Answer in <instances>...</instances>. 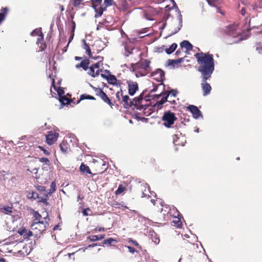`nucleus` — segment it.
<instances>
[{
  "mask_svg": "<svg viewBox=\"0 0 262 262\" xmlns=\"http://www.w3.org/2000/svg\"><path fill=\"white\" fill-rule=\"evenodd\" d=\"M101 76L104 79H105L106 80V78H107L108 74L105 73V74L102 73L100 74Z\"/></svg>",
  "mask_w": 262,
  "mask_h": 262,
  "instance_id": "obj_64",
  "label": "nucleus"
},
{
  "mask_svg": "<svg viewBox=\"0 0 262 262\" xmlns=\"http://www.w3.org/2000/svg\"><path fill=\"white\" fill-rule=\"evenodd\" d=\"M34 216L35 219H38L39 220L41 217V215L37 211L34 212Z\"/></svg>",
  "mask_w": 262,
  "mask_h": 262,
  "instance_id": "obj_56",
  "label": "nucleus"
},
{
  "mask_svg": "<svg viewBox=\"0 0 262 262\" xmlns=\"http://www.w3.org/2000/svg\"><path fill=\"white\" fill-rule=\"evenodd\" d=\"M27 232V230L25 228L22 229L18 231V233H19V234L20 235H23V236H26V233Z\"/></svg>",
  "mask_w": 262,
  "mask_h": 262,
  "instance_id": "obj_53",
  "label": "nucleus"
},
{
  "mask_svg": "<svg viewBox=\"0 0 262 262\" xmlns=\"http://www.w3.org/2000/svg\"><path fill=\"white\" fill-rule=\"evenodd\" d=\"M178 13H179L178 19H179V26L178 27L177 29L175 30L173 32H172L171 33L170 35H173L176 34L177 33H178L182 27V22H183L182 15H181V12L179 10H178Z\"/></svg>",
  "mask_w": 262,
  "mask_h": 262,
  "instance_id": "obj_23",
  "label": "nucleus"
},
{
  "mask_svg": "<svg viewBox=\"0 0 262 262\" xmlns=\"http://www.w3.org/2000/svg\"><path fill=\"white\" fill-rule=\"evenodd\" d=\"M104 4L106 6H111L112 5V0H104Z\"/></svg>",
  "mask_w": 262,
  "mask_h": 262,
  "instance_id": "obj_60",
  "label": "nucleus"
},
{
  "mask_svg": "<svg viewBox=\"0 0 262 262\" xmlns=\"http://www.w3.org/2000/svg\"><path fill=\"white\" fill-rule=\"evenodd\" d=\"M95 92L96 93V95H97L99 97L101 95V93H104L103 90L99 88H95Z\"/></svg>",
  "mask_w": 262,
  "mask_h": 262,
  "instance_id": "obj_52",
  "label": "nucleus"
},
{
  "mask_svg": "<svg viewBox=\"0 0 262 262\" xmlns=\"http://www.w3.org/2000/svg\"><path fill=\"white\" fill-rule=\"evenodd\" d=\"M128 84V94L130 96H133L135 94L136 92L138 90V85L136 82H133L131 80L127 81Z\"/></svg>",
  "mask_w": 262,
  "mask_h": 262,
  "instance_id": "obj_13",
  "label": "nucleus"
},
{
  "mask_svg": "<svg viewBox=\"0 0 262 262\" xmlns=\"http://www.w3.org/2000/svg\"><path fill=\"white\" fill-rule=\"evenodd\" d=\"M149 236L152 241L156 244L157 245L160 242L159 237L157 236V234L154 231H150L149 233Z\"/></svg>",
  "mask_w": 262,
  "mask_h": 262,
  "instance_id": "obj_30",
  "label": "nucleus"
},
{
  "mask_svg": "<svg viewBox=\"0 0 262 262\" xmlns=\"http://www.w3.org/2000/svg\"><path fill=\"white\" fill-rule=\"evenodd\" d=\"M93 8L95 11V17L98 18L101 16L103 11L106 9L105 7H102L101 6L94 5L93 6Z\"/></svg>",
  "mask_w": 262,
  "mask_h": 262,
  "instance_id": "obj_19",
  "label": "nucleus"
},
{
  "mask_svg": "<svg viewBox=\"0 0 262 262\" xmlns=\"http://www.w3.org/2000/svg\"><path fill=\"white\" fill-rule=\"evenodd\" d=\"M173 217L174 218V220L172 221L174 226L179 228H181L182 226V222L180 219L179 216Z\"/></svg>",
  "mask_w": 262,
  "mask_h": 262,
  "instance_id": "obj_37",
  "label": "nucleus"
},
{
  "mask_svg": "<svg viewBox=\"0 0 262 262\" xmlns=\"http://www.w3.org/2000/svg\"><path fill=\"white\" fill-rule=\"evenodd\" d=\"M43 41V34H41L40 35L38 36L37 40L36 41V43L39 45V43L41 44L42 42Z\"/></svg>",
  "mask_w": 262,
  "mask_h": 262,
  "instance_id": "obj_49",
  "label": "nucleus"
},
{
  "mask_svg": "<svg viewBox=\"0 0 262 262\" xmlns=\"http://www.w3.org/2000/svg\"><path fill=\"white\" fill-rule=\"evenodd\" d=\"M125 247L127 248L128 249V251L132 254H134L135 252H137L134 247L129 246H125Z\"/></svg>",
  "mask_w": 262,
  "mask_h": 262,
  "instance_id": "obj_50",
  "label": "nucleus"
},
{
  "mask_svg": "<svg viewBox=\"0 0 262 262\" xmlns=\"http://www.w3.org/2000/svg\"><path fill=\"white\" fill-rule=\"evenodd\" d=\"M124 190V187L122 185H120L119 186L118 189L115 191V193H116V194H119L121 193L122 192H123Z\"/></svg>",
  "mask_w": 262,
  "mask_h": 262,
  "instance_id": "obj_44",
  "label": "nucleus"
},
{
  "mask_svg": "<svg viewBox=\"0 0 262 262\" xmlns=\"http://www.w3.org/2000/svg\"><path fill=\"white\" fill-rule=\"evenodd\" d=\"M47 75L48 77L50 78L52 81V86L51 88V92L52 93V96H53V93L55 95H57L58 98L60 97L61 96H64V92L62 88L60 87H56L55 85V81H54V77L55 75L53 74V73H50V71H47Z\"/></svg>",
  "mask_w": 262,
  "mask_h": 262,
  "instance_id": "obj_5",
  "label": "nucleus"
},
{
  "mask_svg": "<svg viewBox=\"0 0 262 262\" xmlns=\"http://www.w3.org/2000/svg\"><path fill=\"white\" fill-rule=\"evenodd\" d=\"M88 210H90V209L89 208H86V209H84L83 211H82V213L83 214V215L84 216H87L88 215Z\"/></svg>",
  "mask_w": 262,
  "mask_h": 262,
  "instance_id": "obj_62",
  "label": "nucleus"
},
{
  "mask_svg": "<svg viewBox=\"0 0 262 262\" xmlns=\"http://www.w3.org/2000/svg\"><path fill=\"white\" fill-rule=\"evenodd\" d=\"M156 75H158L159 76V77H158V78L159 79V81L162 80L163 78L164 77V72L160 69L157 70V71L156 73Z\"/></svg>",
  "mask_w": 262,
  "mask_h": 262,
  "instance_id": "obj_40",
  "label": "nucleus"
},
{
  "mask_svg": "<svg viewBox=\"0 0 262 262\" xmlns=\"http://www.w3.org/2000/svg\"><path fill=\"white\" fill-rule=\"evenodd\" d=\"M81 2V0H74L73 2V6L74 7H78Z\"/></svg>",
  "mask_w": 262,
  "mask_h": 262,
  "instance_id": "obj_57",
  "label": "nucleus"
},
{
  "mask_svg": "<svg viewBox=\"0 0 262 262\" xmlns=\"http://www.w3.org/2000/svg\"><path fill=\"white\" fill-rule=\"evenodd\" d=\"M80 170L83 173L88 174L92 173L89 167L83 163H82L80 166Z\"/></svg>",
  "mask_w": 262,
  "mask_h": 262,
  "instance_id": "obj_32",
  "label": "nucleus"
},
{
  "mask_svg": "<svg viewBox=\"0 0 262 262\" xmlns=\"http://www.w3.org/2000/svg\"><path fill=\"white\" fill-rule=\"evenodd\" d=\"M39 161L40 162L45 163L46 165L49 166L50 164V162L49 160L47 158L42 157L39 159Z\"/></svg>",
  "mask_w": 262,
  "mask_h": 262,
  "instance_id": "obj_43",
  "label": "nucleus"
},
{
  "mask_svg": "<svg viewBox=\"0 0 262 262\" xmlns=\"http://www.w3.org/2000/svg\"><path fill=\"white\" fill-rule=\"evenodd\" d=\"M177 45L176 43H172L168 48L165 50V52L167 54H170L172 53L177 49Z\"/></svg>",
  "mask_w": 262,
  "mask_h": 262,
  "instance_id": "obj_35",
  "label": "nucleus"
},
{
  "mask_svg": "<svg viewBox=\"0 0 262 262\" xmlns=\"http://www.w3.org/2000/svg\"><path fill=\"white\" fill-rule=\"evenodd\" d=\"M45 221H41L38 219H35L31 225L32 229H34V227L38 225V227L40 228V230H44L46 228L47 225L48 224V221L49 220V218L48 217V214L47 213V216L44 217Z\"/></svg>",
  "mask_w": 262,
  "mask_h": 262,
  "instance_id": "obj_8",
  "label": "nucleus"
},
{
  "mask_svg": "<svg viewBox=\"0 0 262 262\" xmlns=\"http://www.w3.org/2000/svg\"><path fill=\"white\" fill-rule=\"evenodd\" d=\"M104 234L91 235L87 237V240L90 242L101 240L105 237Z\"/></svg>",
  "mask_w": 262,
  "mask_h": 262,
  "instance_id": "obj_20",
  "label": "nucleus"
},
{
  "mask_svg": "<svg viewBox=\"0 0 262 262\" xmlns=\"http://www.w3.org/2000/svg\"><path fill=\"white\" fill-rule=\"evenodd\" d=\"M177 119L174 113L170 111L164 112L162 117L163 125L167 128L171 127Z\"/></svg>",
  "mask_w": 262,
  "mask_h": 262,
  "instance_id": "obj_4",
  "label": "nucleus"
},
{
  "mask_svg": "<svg viewBox=\"0 0 262 262\" xmlns=\"http://www.w3.org/2000/svg\"><path fill=\"white\" fill-rule=\"evenodd\" d=\"M3 209L7 213H11L12 211V208L9 206L4 207Z\"/></svg>",
  "mask_w": 262,
  "mask_h": 262,
  "instance_id": "obj_54",
  "label": "nucleus"
},
{
  "mask_svg": "<svg viewBox=\"0 0 262 262\" xmlns=\"http://www.w3.org/2000/svg\"><path fill=\"white\" fill-rule=\"evenodd\" d=\"M102 61V60H99V62H98L92 66L94 68V69H95L96 70H100L99 68H100V64L102 65V63H101Z\"/></svg>",
  "mask_w": 262,
  "mask_h": 262,
  "instance_id": "obj_48",
  "label": "nucleus"
},
{
  "mask_svg": "<svg viewBox=\"0 0 262 262\" xmlns=\"http://www.w3.org/2000/svg\"><path fill=\"white\" fill-rule=\"evenodd\" d=\"M211 76H201V88L203 92V95L206 96L208 95L211 92V86L209 83L207 82Z\"/></svg>",
  "mask_w": 262,
  "mask_h": 262,
  "instance_id": "obj_6",
  "label": "nucleus"
},
{
  "mask_svg": "<svg viewBox=\"0 0 262 262\" xmlns=\"http://www.w3.org/2000/svg\"><path fill=\"white\" fill-rule=\"evenodd\" d=\"M9 9L7 7L2 8L0 10V24L3 21L8 14Z\"/></svg>",
  "mask_w": 262,
  "mask_h": 262,
  "instance_id": "obj_22",
  "label": "nucleus"
},
{
  "mask_svg": "<svg viewBox=\"0 0 262 262\" xmlns=\"http://www.w3.org/2000/svg\"><path fill=\"white\" fill-rule=\"evenodd\" d=\"M41 34H42V32L41 31V30L40 29H36L35 30H34L31 33V35L32 36H39V35H40Z\"/></svg>",
  "mask_w": 262,
  "mask_h": 262,
  "instance_id": "obj_41",
  "label": "nucleus"
},
{
  "mask_svg": "<svg viewBox=\"0 0 262 262\" xmlns=\"http://www.w3.org/2000/svg\"><path fill=\"white\" fill-rule=\"evenodd\" d=\"M58 99L63 105L69 104L70 103V100L65 95L58 98Z\"/></svg>",
  "mask_w": 262,
  "mask_h": 262,
  "instance_id": "obj_33",
  "label": "nucleus"
},
{
  "mask_svg": "<svg viewBox=\"0 0 262 262\" xmlns=\"http://www.w3.org/2000/svg\"><path fill=\"white\" fill-rule=\"evenodd\" d=\"M101 95L99 96V97L105 103L108 104L112 108L113 107V106L114 104L110 100V98L108 97L107 95L104 92V93H101Z\"/></svg>",
  "mask_w": 262,
  "mask_h": 262,
  "instance_id": "obj_26",
  "label": "nucleus"
},
{
  "mask_svg": "<svg viewBox=\"0 0 262 262\" xmlns=\"http://www.w3.org/2000/svg\"><path fill=\"white\" fill-rule=\"evenodd\" d=\"M122 98L123 106L126 108H129L130 106V101L129 102L128 96L122 95Z\"/></svg>",
  "mask_w": 262,
  "mask_h": 262,
  "instance_id": "obj_29",
  "label": "nucleus"
},
{
  "mask_svg": "<svg viewBox=\"0 0 262 262\" xmlns=\"http://www.w3.org/2000/svg\"><path fill=\"white\" fill-rule=\"evenodd\" d=\"M36 189L40 192H43L46 191V187L43 186L41 185H37L35 186Z\"/></svg>",
  "mask_w": 262,
  "mask_h": 262,
  "instance_id": "obj_47",
  "label": "nucleus"
},
{
  "mask_svg": "<svg viewBox=\"0 0 262 262\" xmlns=\"http://www.w3.org/2000/svg\"><path fill=\"white\" fill-rule=\"evenodd\" d=\"M95 70L96 69H94L92 66H91L90 67L88 74L93 77H96L98 76L99 75L100 71H102V70H96V71Z\"/></svg>",
  "mask_w": 262,
  "mask_h": 262,
  "instance_id": "obj_27",
  "label": "nucleus"
},
{
  "mask_svg": "<svg viewBox=\"0 0 262 262\" xmlns=\"http://www.w3.org/2000/svg\"><path fill=\"white\" fill-rule=\"evenodd\" d=\"M173 142L176 145L184 146L186 143V140L184 136L180 133L173 136Z\"/></svg>",
  "mask_w": 262,
  "mask_h": 262,
  "instance_id": "obj_12",
  "label": "nucleus"
},
{
  "mask_svg": "<svg viewBox=\"0 0 262 262\" xmlns=\"http://www.w3.org/2000/svg\"><path fill=\"white\" fill-rule=\"evenodd\" d=\"M180 46L182 48L186 49L187 51H190L192 49V45L187 40H184L181 42Z\"/></svg>",
  "mask_w": 262,
  "mask_h": 262,
  "instance_id": "obj_25",
  "label": "nucleus"
},
{
  "mask_svg": "<svg viewBox=\"0 0 262 262\" xmlns=\"http://www.w3.org/2000/svg\"><path fill=\"white\" fill-rule=\"evenodd\" d=\"M125 52L124 55L125 57H128L133 54V51L134 50V46L130 43L124 42L123 43Z\"/></svg>",
  "mask_w": 262,
  "mask_h": 262,
  "instance_id": "obj_15",
  "label": "nucleus"
},
{
  "mask_svg": "<svg viewBox=\"0 0 262 262\" xmlns=\"http://www.w3.org/2000/svg\"><path fill=\"white\" fill-rule=\"evenodd\" d=\"M143 100V96L140 95L138 97L134 98L132 101H130V106H135V107L140 111L142 110H146V106L143 105L141 104Z\"/></svg>",
  "mask_w": 262,
  "mask_h": 262,
  "instance_id": "obj_7",
  "label": "nucleus"
},
{
  "mask_svg": "<svg viewBox=\"0 0 262 262\" xmlns=\"http://www.w3.org/2000/svg\"><path fill=\"white\" fill-rule=\"evenodd\" d=\"M104 72V73L108 74L106 80L109 84L116 86H120L121 84V81L117 80L115 75L111 74L110 72L108 70H106Z\"/></svg>",
  "mask_w": 262,
  "mask_h": 262,
  "instance_id": "obj_10",
  "label": "nucleus"
},
{
  "mask_svg": "<svg viewBox=\"0 0 262 262\" xmlns=\"http://www.w3.org/2000/svg\"><path fill=\"white\" fill-rule=\"evenodd\" d=\"M256 50L260 54H262V46L260 43H257L256 45Z\"/></svg>",
  "mask_w": 262,
  "mask_h": 262,
  "instance_id": "obj_46",
  "label": "nucleus"
},
{
  "mask_svg": "<svg viewBox=\"0 0 262 262\" xmlns=\"http://www.w3.org/2000/svg\"><path fill=\"white\" fill-rule=\"evenodd\" d=\"M178 93V92L177 90L173 89L169 91H166L164 93H161L159 95H158V97L159 98L161 96H162L163 97L161 100L158 101L156 103V105L159 108H161L162 107V105L166 101L169 102L171 104H176V100H168V98H169V96L174 98L176 97Z\"/></svg>",
  "mask_w": 262,
  "mask_h": 262,
  "instance_id": "obj_3",
  "label": "nucleus"
},
{
  "mask_svg": "<svg viewBox=\"0 0 262 262\" xmlns=\"http://www.w3.org/2000/svg\"><path fill=\"white\" fill-rule=\"evenodd\" d=\"M150 62L147 60H144L140 63L141 67L146 71H148Z\"/></svg>",
  "mask_w": 262,
  "mask_h": 262,
  "instance_id": "obj_34",
  "label": "nucleus"
},
{
  "mask_svg": "<svg viewBox=\"0 0 262 262\" xmlns=\"http://www.w3.org/2000/svg\"><path fill=\"white\" fill-rule=\"evenodd\" d=\"M89 95L86 94H82L80 96V99L78 101L79 102L81 100H85V99H89Z\"/></svg>",
  "mask_w": 262,
  "mask_h": 262,
  "instance_id": "obj_51",
  "label": "nucleus"
},
{
  "mask_svg": "<svg viewBox=\"0 0 262 262\" xmlns=\"http://www.w3.org/2000/svg\"><path fill=\"white\" fill-rule=\"evenodd\" d=\"M27 198L29 199L36 200L37 198L39 199L38 194L35 191L29 192L27 194Z\"/></svg>",
  "mask_w": 262,
  "mask_h": 262,
  "instance_id": "obj_36",
  "label": "nucleus"
},
{
  "mask_svg": "<svg viewBox=\"0 0 262 262\" xmlns=\"http://www.w3.org/2000/svg\"><path fill=\"white\" fill-rule=\"evenodd\" d=\"M59 146L60 150L63 153L66 154L68 152L69 150V147L66 142L64 141H62V143L60 144Z\"/></svg>",
  "mask_w": 262,
  "mask_h": 262,
  "instance_id": "obj_31",
  "label": "nucleus"
},
{
  "mask_svg": "<svg viewBox=\"0 0 262 262\" xmlns=\"http://www.w3.org/2000/svg\"><path fill=\"white\" fill-rule=\"evenodd\" d=\"M187 110L190 112L194 118L198 119L200 117L203 118L202 113L197 106L193 105H189L187 107Z\"/></svg>",
  "mask_w": 262,
  "mask_h": 262,
  "instance_id": "obj_11",
  "label": "nucleus"
},
{
  "mask_svg": "<svg viewBox=\"0 0 262 262\" xmlns=\"http://www.w3.org/2000/svg\"><path fill=\"white\" fill-rule=\"evenodd\" d=\"M123 95V91L121 89L120 91L118 92L116 95V97L119 99L120 100V96H122Z\"/></svg>",
  "mask_w": 262,
  "mask_h": 262,
  "instance_id": "obj_58",
  "label": "nucleus"
},
{
  "mask_svg": "<svg viewBox=\"0 0 262 262\" xmlns=\"http://www.w3.org/2000/svg\"><path fill=\"white\" fill-rule=\"evenodd\" d=\"M184 61L183 58H180L178 59H169L167 61V64L172 68H178V64Z\"/></svg>",
  "mask_w": 262,
  "mask_h": 262,
  "instance_id": "obj_18",
  "label": "nucleus"
},
{
  "mask_svg": "<svg viewBox=\"0 0 262 262\" xmlns=\"http://www.w3.org/2000/svg\"><path fill=\"white\" fill-rule=\"evenodd\" d=\"M144 187L145 188V189L142 191V197L144 198L148 196L149 198L151 197L152 195L155 197L156 196V194L155 192L150 191L149 187L147 184H145Z\"/></svg>",
  "mask_w": 262,
  "mask_h": 262,
  "instance_id": "obj_17",
  "label": "nucleus"
},
{
  "mask_svg": "<svg viewBox=\"0 0 262 262\" xmlns=\"http://www.w3.org/2000/svg\"><path fill=\"white\" fill-rule=\"evenodd\" d=\"M224 31L226 35L225 37L226 43L230 45L238 43L244 39H246L249 36V32H248V35L244 37L243 35L241 34L239 32L237 31L236 27L234 25L227 26Z\"/></svg>",
  "mask_w": 262,
  "mask_h": 262,
  "instance_id": "obj_2",
  "label": "nucleus"
},
{
  "mask_svg": "<svg viewBox=\"0 0 262 262\" xmlns=\"http://www.w3.org/2000/svg\"><path fill=\"white\" fill-rule=\"evenodd\" d=\"M56 190V183L55 182H53L51 183V188L49 190V191L45 194V196L47 197H48L49 195H50L52 194V193H53Z\"/></svg>",
  "mask_w": 262,
  "mask_h": 262,
  "instance_id": "obj_39",
  "label": "nucleus"
},
{
  "mask_svg": "<svg viewBox=\"0 0 262 262\" xmlns=\"http://www.w3.org/2000/svg\"><path fill=\"white\" fill-rule=\"evenodd\" d=\"M48 197H47L46 196V198H39V201L40 202H42L45 205H46V206L48 205H49V203L48 202Z\"/></svg>",
  "mask_w": 262,
  "mask_h": 262,
  "instance_id": "obj_45",
  "label": "nucleus"
},
{
  "mask_svg": "<svg viewBox=\"0 0 262 262\" xmlns=\"http://www.w3.org/2000/svg\"><path fill=\"white\" fill-rule=\"evenodd\" d=\"M113 242H117V241L113 238H109L108 239H104L103 241V244L111 245Z\"/></svg>",
  "mask_w": 262,
  "mask_h": 262,
  "instance_id": "obj_42",
  "label": "nucleus"
},
{
  "mask_svg": "<svg viewBox=\"0 0 262 262\" xmlns=\"http://www.w3.org/2000/svg\"><path fill=\"white\" fill-rule=\"evenodd\" d=\"M110 205L112 207L116 209H121L122 210H125V209L127 208L126 206H125L122 203H119L117 201L112 202Z\"/></svg>",
  "mask_w": 262,
  "mask_h": 262,
  "instance_id": "obj_24",
  "label": "nucleus"
},
{
  "mask_svg": "<svg viewBox=\"0 0 262 262\" xmlns=\"http://www.w3.org/2000/svg\"><path fill=\"white\" fill-rule=\"evenodd\" d=\"M246 23L248 21V24L247 25V26H246V25H245V27L246 28L245 29L248 30V31H249L250 30V28H249L250 27V19H248V18H246Z\"/></svg>",
  "mask_w": 262,
  "mask_h": 262,
  "instance_id": "obj_59",
  "label": "nucleus"
},
{
  "mask_svg": "<svg viewBox=\"0 0 262 262\" xmlns=\"http://www.w3.org/2000/svg\"><path fill=\"white\" fill-rule=\"evenodd\" d=\"M198 63L200 65L198 71L201 76H211L214 71V60L212 54L200 52L194 55Z\"/></svg>",
  "mask_w": 262,
  "mask_h": 262,
  "instance_id": "obj_1",
  "label": "nucleus"
},
{
  "mask_svg": "<svg viewBox=\"0 0 262 262\" xmlns=\"http://www.w3.org/2000/svg\"><path fill=\"white\" fill-rule=\"evenodd\" d=\"M96 232H101V231H104L105 230L104 228L102 227H97L95 229Z\"/></svg>",
  "mask_w": 262,
  "mask_h": 262,
  "instance_id": "obj_61",
  "label": "nucleus"
},
{
  "mask_svg": "<svg viewBox=\"0 0 262 262\" xmlns=\"http://www.w3.org/2000/svg\"><path fill=\"white\" fill-rule=\"evenodd\" d=\"M98 246H100V245H99L97 243H94V244H91V245H89V246H88V248H93V247Z\"/></svg>",
  "mask_w": 262,
  "mask_h": 262,
  "instance_id": "obj_63",
  "label": "nucleus"
},
{
  "mask_svg": "<svg viewBox=\"0 0 262 262\" xmlns=\"http://www.w3.org/2000/svg\"><path fill=\"white\" fill-rule=\"evenodd\" d=\"M59 136V134L54 131H49L46 135V142L48 145H51L57 140Z\"/></svg>",
  "mask_w": 262,
  "mask_h": 262,
  "instance_id": "obj_9",
  "label": "nucleus"
},
{
  "mask_svg": "<svg viewBox=\"0 0 262 262\" xmlns=\"http://www.w3.org/2000/svg\"><path fill=\"white\" fill-rule=\"evenodd\" d=\"M89 61L88 59L83 60L80 63L77 64L75 67L77 69L82 68L84 71H86L89 69Z\"/></svg>",
  "mask_w": 262,
  "mask_h": 262,
  "instance_id": "obj_21",
  "label": "nucleus"
},
{
  "mask_svg": "<svg viewBox=\"0 0 262 262\" xmlns=\"http://www.w3.org/2000/svg\"><path fill=\"white\" fill-rule=\"evenodd\" d=\"M165 207L166 209H168V211H167V215L169 214L172 217H177L180 216V213L179 211L173 206H170L168 205H166Z\"/></svg>",
  "mask_w": 262,
  "mask_h": 262,
  "instance_id": "obj_16",
  "label": "nucleus"
},
{
  "mask_svg": "<svg viewBox=\"0 0 262 262\" xmlns=\"http://www.w3.org/2000/svg\"><path fill=\"white\" fill-rule=\"evenodd\" d=\"M83 48L85 50V52L89 56V57H92L91 48L90 46L86 43L84 40H83Z\"/></svg>",
  "mask_w": 262,
  "mask_h": 262,
  "instance_id": "obj_38",
  "label": "nucleus"
},
{
  "mask_svg": "<svg viewBox=\"0 0 262 262\" xmlns=\"http://www.w3.org/2000/svg\"><path fill=\"white\" fill-rule=\"evenodd\" d=\"M252 9L255 11L261 12L262 11V0L257 2L254 5L251 6Z\"/></svg>",
  "mask_w": 262,
  "mask_h": 262,
  "instance_id": "obj_28",
  "label": "nucleus"
},
{
  "mask_svg": "<svg viewBox=\"0 0 262 262\" xmlns=\"http://www.w3.org/2000/svg\"><path fill=\"white\" fill-rule=\"evenodd\" d=\"M102 2V0H94L92 2L93 6L98 5L101 6L100 4Z\"/></svg>",
  "mask_w": 262,
  "mask_h": 262,
  "instance_id": "obj_55",
  "label": "nucleus"
},
{
  "mask_svg": "<svg viewBox=\"0 0 262 262\" xmlns=\"http://www.w3.org/2000/svg\"><path fill=\"white\" fill-rule=\"evenodd\" d=\"M150 202L153 204L154 205H157L158 204H159L162 207L161 212H163V215L164 216L167 215V211H168V209L165 208V206L166 205H163V202L161 199H151Z\"/></svg>",
  "mask_w": 262,
  "mask_h": 262,
  "instance_id": "obj_14",
  "label": "nucleus"
}]
</instances>
